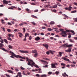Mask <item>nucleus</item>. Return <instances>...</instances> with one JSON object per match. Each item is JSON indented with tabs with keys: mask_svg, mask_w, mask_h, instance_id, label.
<instances>
[{
	"mask_svg": "<svg viewBox=\"0 0 77 77\" xmlns=\"http://www.w3.org/2000/svg\"><path fill=\"white\" fill-rule=\"evenodd\" d=\"M48 74L50 75V74H52V72H48Z\"/></svg>",
	"mask_w": 77,
	"mask_h": 77,
	"instance_id": "obj_48",
	"label": "nucleus"
},
{
	"mask_svg": "<svg viewBox=\"0 0 77 77\" xmlns=\"http://www.w3.org/2000/svg\"><path fill=\"white\" fill-rule=\"evenodd\" d=\"M20 52L22 53H29V51H27L20 50Z\"/></svg>",
	"mask_w": 77,
	"mask_h": 77,
	"instance_id": "obj_7",
	"label": "nucleus"
},
{
	"mask_svg": "<svg viewBox=\"0 0 77 77\" xmlns=\"http://www.w3.org/2000/svg\"><path fill=\"white\" fill-rule=\"evenodd\" d=\"M32 53H37V51L36 50H32Z\"/></svg>",
	"mask_w": 77,
	"mask_h": 77,
	"instance_id": "obj_22",
	"label": "nucleus"
},
{
	"mask_svg": "<svg viewBox=\"0 0 77 77\" xmlns=\"http://www.w3.org/2000/svg\"><path fill=\"white\" fill-rule=\"evenodd\" d=\"M44 7L45 8H48V5H44Z\"/></svg>",
	"mask_w": 77,
	"mask_h": 77,
	"instance_id": "obj_44",
	"label": "nucleus"
},
{
	"mask_svg": "<svg viewBox=\"0 0 77 77\" xmlns=\"http://www.w3.org/2000/svg\"><path fill=\"white\" fill-rule=\"evenodd\" d=\"M52 11L53 12H56V10H52Z\"/></svg>",
	"mask_w": 77,
	"mask_h": 77,
	"instance_id": "obj_54",
	"label": "nucleus"
},
{
	"mask_svg": "<svg viewBox=\"0 0 77 77\" xmlns=\"http://www.w3.org/2000/svg\"><path fill=\"white\" fill-rule=\"evenodd\" d=\"M14 32H18V31H19V30L17 29H16L14 30Z\"/></svg>",
	"mask_w": 77,
	"mask_h": 77,
	"instance_id": "obj_43",
	"label": "nucleus"
},
{
	"mask_svg": "<svg viewBox=\"0 0 77 77\" xmlns=\"http://www.w3.org/2000/svg\"><path fill=\"white\" fill-rule=\"evenodd\" d=\"M10 53L11 54V55L13 56H14L15 57H16L17 58H18V57H19V58H20V59H25L26 58L24 57H22L21 56L18 55H15L14 54V53H13V52L10 51Z\"/></svg>",
	"mask_w": 77,
	"mask_h": 77,
	"instance_id": "obj_4",
	"label": "nucleus"
},
{
	"mask_svg": "<svg viewBox=\"0 0 77 77\" xmlns=\"http://www.w3.org/2000/svg\"><path fill=\"white\" fill-rule=\"evenodd\" d=\"M1 49L3 50V51H7V50H6V49H5L4 48H1Z\"/></svg>",
	"mask_w": 77,
	"mask_h": 77,
	"instance_id": "obj_41",
	"label": "nucleus"
},
{
	"mask_svg": "<svg viewBox=\"0 0 77 77\" xmlns=\"http://www.w3.org/2000/svg\"><path fill=\"white\" fill-rule=\"evenodd\" d=\"M73 19L74 20V22H77V18H73Z\"/></svg>",
	"mask_w": 77,
	"mask_h": 77,
	"instance_id": "obj_26",
	"label": "nucleus"
},
{
	"mask_svg": "<svg viewBox=\"0 0 77 77\" xmlns=\"http://www.w3.org/2000/svg\"><path fill=\"white\" fill-rule=\"evenodd\" d=\"M20 68L22 70H24V69H25L23 67H20Z\"/></svg>",
	"mask_w": 77,
	"mask_h": 77,
	"instance_id": "obj_52",
	"label": "nucleus"
},
{
	"mask_svg": "<svg viewBox=\"0 0 77 77\" xmlns=\"http://www.w3.org/2000/svg\"><path fill=\"white\" fill-rule=\"evenodd\" d=\"M27 36L29 37V35L28 33H26L25 35L24 39L23 40L24 41L26 40V38Z\"/></svg>",
	"mask_w": 77,
	"mask_h": 77,
	"instance_id": "obj_9",
	"label": "nucleus"
},
{
	"mask_svg": "<svg viewBox=\"0 0 77 77\" xmlns=\"http://www.w3.org/2000/svg\"><path fill=\"white\" fill-rule=\"evenodd\" d=\"M72 8L71 6H69L68 8V7H66L65 8V10L67 11H71V9Z\"/></svg>",
	"mask_w": 77,
	"mask_h": 77,
	"instance_id": "obj_5",
	"label": "nucleus"
},
{
	"mask_svg": "<svg viewBox=\"0 0 77 77\" xmlns=\"http://www.w3.org/2000/svg\"><path fill=\"white\" fill-rule=\"evenodd\" d=\"M37 56H38V53H37V52L34 54V57H37Z\"/></svg>",
	"mask_w": 77,
	"mask_h": 77,
	"instance_id": "obj_24",
	"label": "nucleus"
},
{
	"mask_svg": "<svg viewBox=\"0 0 77 77\" xmlns=\"http://www.w3.org/2000/svg\"><path fill=\"white\" fill-rule=\"evenodd\" d=\"M69 40L70 42H74V40L71 39H69Z\"/></svg>",
	"mask_w": 77,
	"mask_h": 77,
	"instance_id": "obj_37",
	"label": "nucleus"
},
{
	"mask_svg": "<svg viewBox=\"0 0 77 77\" xmlns=\"http://www.w3.org/2000/svg\"><path fill=\"white\" fill-rule=\"evenodd\" d=\"M22 74H23V75H27V74H25L24 71H23Z\"/></svg>",
	"mask_w": 77,
	"mask_h": 77,
	"instance_id": "obj_25",
	"label": "nucleus"
},
{
	"mask_svg": "<svg viewBox=\"0 0 77 77\" xmlns=\"http://www.w3.org/2000/svg\"><path fill=\"white\" fill-rule=\"evenodd\" d=\"M2 22V24H5V22H4V20H1Z\"/></svg>",
	"mask_w": 77,
	"mask_h": 77,
	"instance_id": "obj_40",
	"label": "nucleus"
},
{
	"mask_svg": "<svg viewBox=\"0 0 77 77\" xmlns=\"http://www.w3.org/2000/svg\"><path fill=\"white\" fill-rule=\"evenodd\" d=\"M1 29H2L4 31V32H5V28L4 27H1Z\"/></svg>",
	"mask_w": 77,
	"mask_h": 77,
	"instance_id": "obj_38",
	"label": "nucleus"
},
{
	"mask_svg": "<svg viewBox=\"0 0 77 77\" xmlns=\"http://www.w3.org/2000/svg\"><path fill=\"white\" fill-rule=\"evenodd\" d=\"M70 12L72 13H75V12H77V11H76V10H75L74 11H72Z\"/></svg>",
	"mask_w": 77,
	"mask_h": 77,
	"instance_id": "obj_34",
	"label": "nucleus"
},
{
	"mask_svg": "<svg viewBox=\"0 0 77 77\" xmlns=\"http://www.w3.org/2000/svg\"><path fill=\"white\" fill-rule=\"evenodd\" d=\"M61 66H63V67H62V69H63L65 68V65H66V64L62 63H61Z\"/></svg>",
	"mask_w": 77,
	"mask_h": 77,
	"instance_id": "obj_13",
	"label": "nucleus"
},
{
	"mask_svg": "<svg viewBox=\"0 0 77 77\" xmlns=\"http://www.w3.org/2000/svg\"><path fill=\"white\" fill-rule=\"evenodd\" d=\"M5 75H6V77H10V75H9L5 74Z\"/></svg>",
	"mask_w": 77,
	"mask_h": 77,
	"instance_id": "obj_59",
	"label": "nucleus"
},
{
	"mask_svg": "<svg viewBox=\"0 0 77 77\" xmlns=\"http://www.w3.org/2000/svg\"><path fill=\"white\" fill-rule=\"evenodd\" d=\"M32 39V36H30L29 37V40H31Z\"/></svg>",
	"mask_w": 77,
	"mask_h": 77,
	"instance_id": "obj_60",
	"label": "nucleus"
},
{
	"mask_svg": "<svg viewBox=\"0 0 77 77\" xmlns=\"http://www.w3.org/2000/svg\"><path fill=\"white\" fill-rule=\"evenodd\" d=\"M0 42L1 43H3V39H1Z\"/></svg>",
	"mask_w": 77,
	"mask_h": 77,
	"instance_id": "obj_51",
	"label": "nucleus"
},
{
	"mask_svg": "<svg viewBox=\"0 0 77 77\" xmlns=\"http://www.w3.org/2000/svg\"><path fill=\"white\" fill-rule=\"evenodd\" d=\"M59 73V72L56 71L55 72V74H57V75H58Z\"/></svg>",
	"mask_w": 77,
	"mask_h": 77,
	"instance_id": "obj_47",
	"label": "nucleus"
},
{
	"mask_svg": "<svg viewBox=\"0 0 77 77\" xmlns=\"http://www.w3.org/2000/svg\"><path fill=\"white\" fill-rule=\"evenodd\" d=\"M61 59H63V60H66V61L69 62V60L67 58H66L65 57H62Z\"/></svg>",
	"mask_w": 77,
	"mask_h": 77,
	"instance_id": "obj_10",
	"label": "nucleus"
},
{
	"mask_svg": "<svg viewBox=\"0 0 77 77\" xmlns=\"http://www.w3.org/2000/svg\"><path fill=\"white\" fill-rule=\"evenodd\" d=\"M31 23H32L33 25H34V26H35V25H36V23H35L34 22H32Z\"/></svg>",
	"mask_w": 77,
	"mask_h": 77,
	"instance_id": "obj_32",
	"label": "nucleus"
},
{
	"mask_svg": "<svg viewBox=\"0 0 77 77\" xmlns=\"http://www.w3.org/2000/svg\"><path fill=\"white\" fill-rule=\"evenodd\" d=\"M46 54L48 55L50 54V52H49L48 51L46 52Z\"/></svg>",
	"mask_w": 77,
	"mask_h": 77,
	"instance_id": "obj_56",
	"label": "nucleus"
},
{
	"mask_svg": "<svg viewBox=\"0 0 77 77\" xmlns=\"http://www.w3.org/2000/svg\"><path fill=\"white\" fill-rule=\"evenodd\" d=\"M62 15L63 16V17H65L66 18H68V16H67L66 15H65V14H63Z\"/></svg>",
	"mask_w": 77,
	"mask_h": 77,
	"instance_id": "obj_35",
	"label": "nucleus"
},
{
	"mask_svg": "<svg viewBox=\"0 0 77 77\" xmlns=\"http://www.w3.org/2000/svg\"><path fill=\"white\" fill-rule=\"evenodd\" d=\"M72 46V45H68L67 43L65 44H63L61 46H60L59 47V48H66L67 47H71Z\"/></svg>",
	"mask_w": 77,
	"mask_h": 77,
	"instance_id": "obj_3",
	"label": "nucleus"
},
{
	"mask_svg": "<svg viewBox=\"0 0 77 77\" xmlns=\"http://www.w3.org/2000/svg\"><path fill=\"white\" fill-rule=\"evenodd\" d=\"M51 66H52L51 67V68H56V66H55L56 65L55 64L52 63L51 64Z\"/></svg>",
	"mask_w": 77,
	"mask_h": 77,
	"instance_id": "obj_16",
	"label": "nucleus"
},
{
	"mask_svg": "<svg viewBox=\"0 0 77 77\" xmlns=\"http://www.w3.org/2000/svg\"><path fill=\"white\" fill-rule=\"evenodd\" d=\"M43 59H44L45 60H50V59L46 58L44 57L43 58Z\"/></svg>",
	"mask_w": 77,
	"mask_h": 77,
	"instance_id": "obj_31",
	"label": "nucleus"
},
{
	"mask_svg": "<svg viewBox=\"0 0 77 77\" xmlns=\"http://www.w3.org/2000/svg\"><path fill=\"white\" fill-rule=\"evenodd\" d=\"M8 47L9 48H11V49H12L13 47L11 45H8Z\"/></svg>",
	"mask_w": 77,
	"mask_h": 77,
	"instance_id": "obj_30",
	"label": "nucleus"
},
{
	"mask_svg": "<svg viewBox=\"0 0 77 77\" xmlns=\"http://www.w3.org/2000/svg\"><path fill=\"white\" fill-rule=\"evenodd\" d=\"M60 31H61V33L60 34V35H62L63 37H66L65 36H67L66 32L63 31V29H59Z\"/></svg>",
	"mask_w": 77,
	"mask_h": 77,
	"instance_id": "obj_2",
	"label": "nucleus"
},
{
	"mask_svg": "<svg viewBox=\"0 0 77 77\" xmlns=\"http://www.w3.org/2000/svg\"><path fill=\"white\" fill-rule=\"evenodd\" d=\"M54 24V21H51L50 23V24H51V25L52 24Z\"/></svg>",
	"mask_w": 77,
	"mask_h": 77,
	"instance_id": "obj_29",
	"label": "nucleus"
},
{
	"mask_svg": "<svg viewBox=\"0 0 77 77\" xmlns=\"http://www.w3.org/2000/svg\"><path fill=\"white\" fill-rule=\"evenodd\" d=\"M34 66L36 68H39V66H38L37 65H34Z\"/></svg>",
	"mask_w": 77,
	"mask_h": 77,
	"instance_id": "obj_53",
	"label": "nucleus"
},
{
	"mask_svg": "<svg viewBox=\"0 0 77 77\" xmlns=\"http://www.w3.org/2000/svg\"><path fill=\"white\" fill-rule=\"evenodd\" d=\"M15 70L16 71H19V70L18 69H15Z\"/></svg>",
	"mask_w": 77,
	"mask_h": 77,
	"instance_id": "obj_62",
	"label": "nucleus"
},
{
	"mask_svg": "<svg viewBox=\"0 0 77 77\" xmlns=\"http://www.w3.org/2000/svg\"><path fill=\"white\" fill-rule=\"evenodd\" d=\"M48 31H51V30H53V29L51 28H48Z\"/></svg>",
	"mask_w": 77,
	"mask_h": 77,
	"instance_id": "obj_46",
	"label": "nucleus"
},
{
	"mask_svg": "<svg viewBox=\"0 0 77 77\" xmlns=\"http://www.w3.org/2000/svg\"><path fill=\"white\" fill-rule=\"evenodd\" d=\"M4 42H5L6 43V44H8V41L7 40H6V39H4Z\"/></svg>",
	"mask_w": 77,
	"mask_h": 77,
	"instance_id": "obj_21",
	"label": "nucleus"
},
{
	"mask_svg": "<svg viewBox=\"0 0 77 77\" xmlns=\"http://www.w3.org/2000/svg\"><path fill=\"white\" fill-rule=\"evenodd\" d=\"M19 25L20 26H23V23H20V24H19Z\"/></svg>",
	"mask_w": 77,
	"mask_h": 77,
	"instance_id": "obj_61",
	"label": "nucleus"
},
{
	"mask_svg": "<svg viewBox=\"0 0 77 77\" xmlns=\"http://www.w3.org/2000/svg\"><path fill=\"white\" fill-rule=\"evenodd\" d=\"M26 11H27V12H28V13H30V12H31V11H30V10L28 8H26Z\"/></svg>",
	"mask_w": 77,
	"mask_h": 77,
	"instance_id": "obj_20",
	"label": "nucleus"
},
{
	"mask_svg": "<svg viewBox=\"0 0 77 77\" xmlns=\"http://www.w3.org/2000/svg\"><path fill=\"white\" fill-rule=\"evenodd\" d=\"M54 39V38L53 37H50V39Z\"/></svg>",
	"mask_w": 77,
	"mask_h": 77,
	"instance_id": "obj_64",
	"label": "nucleus"
},
{
	"mask_svg": "<svg viewBox=\"0 0 77 77\" xmlns=\"http://www.w3.org/2000/svg\"><path fill=\"white\" fill-rule=\"evenodd\" d=\"M26 60L27 62H28V63H27V64L28 65H30L31 66H33L34 65L35 66V63L33 62V60L29 59L28 58H26Z\"/></svg>",
	"mask_w": 77,
	"mask_h": 77,
	"instance_id": "obj_1",
	"label": "nucleus"
},
{
	"mask_svg": "<svg viewBox=\"0 0 77 77\" xmlns=\"http://www.w3.org/2000/svg\"><path fill=\"white\" fill-rule=\"evenodd\" d=\"M8 39V40H9L10 41H12V39L10 37H8L7 38Z\"/></svg>",
	"mask_w": 77,
	"mask_h": 77,
	"instance_id": "obj_39",
	"label": "nucleus"
},
{
	"mask_svg": "<svg viewBox=\"0 0 77 77\" xmlns=\"http://www.w3.org/2000/svg\"><path fill=\"white\" fill-rule=\"evenodd\" d=\"M35 76H36V77H40V75H39L38 74H36Z\"/></svg>",
	"mask_w": 77,
	"mask_h": 77,
	"instance_id": "obj_49",
	"label": "nucleus"
},
{
	"mask_svg": "<svg viewBox=\"0 0 77 77\" xmlns=\"http://www.w3.org/2000/svg\"><path fill=\"white\" fill-rule=\"evenodd\" d=\"M3 5H8V1H7L5 0H4L3 1Z\"/></svg>",
	"mask_w": 77,
	"mask_h": 77,
	"instance_id": "obj_12",
	"label": "nucleus"
},
{
	"mask_svg": "<svg viewBox=\"0 0 77 77\" xmlns=\"http://www.w3.org/2000/svg\"><path fill=\"white\" fill-rule=\"evenodd\" d=\"M62 75L63 77H68V75L66 74V73L64 72V73H62Z\"/></svg>",
	"mask_w": 77,
	"mask_h": 77,
	"instance_id": "obj_11",
	"label": "nucleus"
},
{
	"mask_svg": "<svg viewBox=\"0 0 77 77\" xmlns=\"http://www.w3.org/2000/svg\"><path fill=\"white\" fill-rule=\"evenodd\" d=\"M31 17H32V18H38L36 16H35L33 15H31Z\"/></svg>",
	"mask_w": 77,
	"mask_h": 77,
	"instance_id": "obj_23",
	"label": "nucleus"
},
{
	"mask_svg": "<svg viewBox=\"0 0 77 77\" xmlns=\"http://www.w3.org/2000/svg\"><path fill=\"white\" fill-rule=\"evenodd\" d=\"M49 52L51 54H53V51L51 50L49 51Z\"/></svg>",
	"mask_w": 77,
	"mask_h": 77,
	"instance_id": "obj_45",
	"label": "nucleus"
},
{
	"mask_svg": "<svg viewBox=\"0 0 77 77\" xmlns=\"http://www.w3.org/2000/svg\"><path fill=\"white\" fill-rule=\"evenodd\" d=\"M74 5H76V6H77V3L75 2L73 3Z\"/></svg>",
	"mask_w": 77,
	"mask_h": 77,
	"instance_id": "obj_63",
	"label": "nucleus"
},
{
	"mask_svg": "<svg viewBox=\"0 0 77 77\" xmlns=\"http://www.w3.org/2000/svg\"><path fill=\"white\" fill-rule=\"evenodd\" d=\"M4 45L0 43V48H3V47Z\"/></svg>",
	"mask_w": 77,
	"mask_h": 77,
	"instance_id": "obj_27",
	"label": "nucleus"
},
{
	"mask_svg": "<svg viewBox=\"0 0 77 77\" xmlns=\"http://www.w3.org/2000/svg\"><path fill=\"white\" fill-rule=\"evenodd\" d=\"M8 36L9 37H11H11H14V35L9 33L8 34Z\"/></svg>",
	"mask_w": 77,
	"mask_h": 77,
	"instance_id": "obj_18",
	"label": "nucleus"
},
{
	"mask_svg": "<svg viewBox=\"0 0 77 77\" xmlns=\"http://www.w3.org/2000/svg\"><path fill=\"white\" fill-rule=\"evenodd\" d=\"M31 5H35V4L33 3H31Z\"/></svg>",
	"mask_w": 77,
	"mask_h": 77,
	"instance_id": "obj_57",
	"label": "nucleus"
},
{
	"mask_svg": "<svg viewBox=\"0 0 77 77\" xmlns=\"http://www.w3.org/2000/svg\"><path fill=\"white\" fill-rule=\"evenodd\" d=\"M40 62H44V63H47V64H48V62H47L45 61H44L43 60H40Z\"/></svg>",
	"mask_w": 77,
	"mask_h": 77,
	"instance_id": "obj_17",
	"label": "nucleus"
},
{
	"mask_svg": "<svg viewBox=\"0 0 77 77\" xmlns=\"http://www.w3.org/2000/svg\"><path fill=\"white\" fill-rule=\"evenodd\" d=\"M59 6H62V5H59L58 4H57V5H54V6L53 7H52V8H57V5Z\"/></svg>",
	"mask_w": 77,
	"mask_h": 77,
	"instance_id": "obj_8",
	"label": "nucleus"
},
{
	"mask_svg": "<svg viewBox=\"0 0 77 77\" xmlns=\"http://www.w3.org/2000/svg\"><path fill=\"white\" fill-rule=\"evenodd\" d=\"M8 72H10V73H13L12 71L10 70H8Z\"/></svg>",
	"mask_w": 77,
	"mask_h": 77,
	"instance_id": "obj_33",
	"label": "nucleus"
},
{
	"mask_svg": "<svg viewBox=\"0 0 77 77\" xmlns=\"http://www.w3.org/2000/svg\"><path fill=\"white\" fill-rule=\"evenodd\" d=\"M59 56H60V57H61L62 56V53L61 52H59Z\"/></svg>",
	"mask_w": 77,
	"mask_h": 77,
	"instance_id": "obj_36",
	"label": "nucleus"
},
{
	"mask_svg": "<svg viewBox=\"0 0 77 77\" xmlns=\"http://www.w3.org/2000/svg\"><path fill=\"white\" fill-rule=\"evenodd\" d=\"M68 35H69L68 38H70L71 37V34L69 33L68 34Z\"/></svg>",
	"mask_w": 77,
	"mask_h": 77,
	"instance_id": "obj_28",
	"label": "nucleus"
},
{
	"mask_svg": "<svg viewBox=\"0 0 77 77\" xmlns=\"http://www.w3.org/2000/svg\"><path fill=\"white\" fill-rule=\"evenodd\" d=\"M75 63H76V62H75L73 61L72 62V64H73V65H75Z\"/></svg>",
	"mask_w": 77,
	"mask_h": 77,
	"instance_id": "obj_58",
	"label": "nucleus"
},
{
	"mask_svg": "<svg viewBox=\"0 0 77 77\" xmlns=\"http://www.w3.org/2000/svg\"><path fill=\"white\" fill-rule=\"evenodd\" d=\"M69 47L68 50H65V51L67 53H69L70 52H71V48H70L69 47H70L71 48L72 47V46H71V47Z\"/></svg>",
	"mask_w": 77,
	"mask_h": 77,
	"instance_id": "obj_6",
	"label": "nucleus"
},
{
	"mask_svg": "<svg viewBox=\"0 0 77 77\" xmlns=\"http://www.w3.org/2000/svg\"><path fill=\"white\" fill-rule=\"evenodd\" d=\"M17 76H19V77H23L22 75V73L21 72H18L17 73Z\"/></svg>",
	"mask_w": 77,
	"mask_h": 77,
	"instance_id": "obj_15",
	"label": "nucleus"
},
{
	"mask_svg": "<svg viewBox=\"0 0 77 77\" xmlns=\"http://www.w3.org/2000/svg\"><path fill=\"white\" fill-rule=\"evenodd\" d=\"M42 45H43L44 47H45L46 49H48V45L47 44H43Z\"/></svg>",
	"mask_w": 77,
	"mask_h": 77,
	"instance_id": "obj_14",
	"label": "nucleus"
},
{
	"mask_svg": "<svg viewBox=\"0 0 77 77\" xmlns=\"http://www.w3.org/2000/svg\"><path fill=\"white\" fill-rule=\"evenodd\" d=\"M43 68H47V67H48V65H47L45 66H43Z\"/></svg>",
	"mask_w": 77,
	"mask_h": 77,
	"instance_id": "obj_42",
	"label": "nucleus"
},
{
	"mask_svg": "<svg viewBox=\"0 0 77 77\" xmlns=\"http://www.w3.org/2000/svg\"><path fill=\"white\" fill-rule=\"evenodd\" d=\"M71 66H72V67H75V65H70Z\"/></svg>",
	"mask_w": 77,
	"mask_h": 77,
	"instance_id": "obj_50",
	"label": "nucleus"
},
{
	"mask_svg": "<svg viewBox=\"0 0 77 77\" xmlns=\"http://www.w3.org/2000/svg\"><path fill=\"white\" fill-rule=\"evenodd\" d=\"M7 31L8 32H11V29H8Z\"/></svg>",
	"mask_w": 77,
	"mask_h": 77,
	"instance_id": "obj_55",
	"label": "nucleus"
},
{
	"mask_svg": "<svg viewBox=\"0 0 77 77\" xmlns=\"http://www.w3.org/2000/svg\"><path fill=\"white\" fill-rule=\"evenodd\" d=\"M40 39V38H39V37H36L35 38V41H39Z\"/></svg>",
	"mask_w": 77,
	"mask_h": 77,
	"instance_id": "obj_19",
	"label": "nucleus"
}]
</instances>
